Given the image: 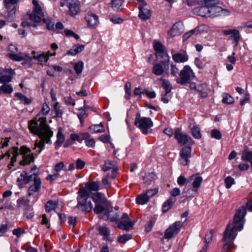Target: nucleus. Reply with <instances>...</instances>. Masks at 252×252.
Returning <instances> with one entry per match:
<instances>
[{"mask_svg": "<svg viewBox=\"0 0 252 252\" xmlns=\"http://www.w3.org/2000/svg\"><path fill=\"white\" fill-rule=\"evenodd\" d=\"M32 181L33 183L29 187L28 190L29 196H33L34 193L38 192L41 189L42 182L38 174L33 173L28 175L26 171H23L17 179L18 186L20 189L23 188L24 185H27Z\"/></svg>", "mask_w": 252, "mask_h": 252, "instance_id": "1", "label": "nucleus"}, {"mask_svg": "<svg viewBox=\"0 0 252 252\" xmlns=\"http://www.w3.org/2000/svg\"><path fill=\"white\" fill-rule=\"evenodd\" d=\"M28 128L31 133L37 135L40 138L38 142H35L36 146L40 148L37 153L39 154L44 149L45 143H51V138L53 135V132L50 127H37V124H34L33 126H28Z\"/></svg>", "mask_w": 252, "mask_h": 252, "instance_id": "2", "label": "nucleus"}, {"mask_svg": "<svg viewBox=\"0 0 252 252\" xmlns=\"http://www.w3.org/2000/svg\"><path fill=\"white\" fill-rule=\"evenodd\" d=\"M247 213L246 207L242 206L236 211L233 218V226L230 228L229 238L234 240L237 235V232L242 230L244 224V218Z\"/></svg>", "mask_w": 252, "mask_h": 252, "instance_id": "3", "label": "nucleus"}, {"mask_svg": "<svg viewBox=\"0 0 252 252\" xmlns=\"http://www.w3.org/2000/svg\"><path fill=\"white\" fill-rule=\"evenodd\" d=\"M77 197V205L76 207L78 209L88 213L93 210V206L90 199V192L84 188L80 189L78 191Z\"/></svg>", "mask_w": 252, "mask_h": 252, "instance_id": "4", "label": "nucleus"}, {"mask_svg": "<svg viewBox=\"0 0 252 252\" xmlns=\"http://www.w3.org/2000/svg\"><path fill=\"white\" fill-rule=\"evenodd\" d=\"M50 109L48 104L46 102L42 104V108L38 114L36 115L35 118L30 121L28 123V126H33V124H37V127H50L47 124V120L45 116L47 115Z\"/></svg>", "mask_w": 252, "mask_h": 252, "instance_id": "5", "label": "nucleus"}, {"mask_svg": "<svg viewBox=\"0 0 252 252\" xmlns=\"http://www.w3.org/2000/svg\"><path fill=\"white\" fill-rule=\"evenodd\" d=\"M134 125L138 127L141 131L145 134L152 132L151 127L153 123L151 118L141 117L139 112L136 113L134 120Z\"/></svg>", "mask_w": 252, "mask_h": 252, "instance_id": "6", "label": "nucleus"}, {"mask_svg": "<svg viewBox=\"0 0 252 252\" xmlns=\"http://www.w3.org/2000/svg\"><path fill=\"white\" fill-rule=\"evenodd\" d=\"M179 77L177 78L176 83L182 86H185L190 83V81L195 77L194 73L190 67L188 65H185L182 69L179 74Z\"/></svg>", "mask_w": 252, "mask_h": 252, "instance_id": "7", "label": "nucleus"}, {"mask_svg": "<svg viewBox=\"0 0 252 252\" xmlns=\"http://www.w3.org/2000/svg\"><path fill=\"white\" fill-rule=\"evenodd\" d=\"M189 180L193 181L192 184L193 189L188 190L192 192L191 193H189V195L187 194L186 195L185 197L187 198H189L191 196L194 197L197 195L198 189L202 182L203 179L201 176H197L196 174H193L189 177Z\"/></svg>", "mask_w": 252, "mask_h": 252, "instance_id": "8", "label": "nucleus"}, {"mask_svg": "<svg viewBox=\"0 0 252 252\" xmlns=\"http://www.w3.org/2000/svg\"><path fill=\"white\" fill-rule=\"evenodd\" d=\"M140 177L142 184L146 186L152 185L158 178L154 169H151L144 174L141 173Z\"/></svg>", "mask_w": 252, "mask_h": 252, "instance_id": "9", "label": "nucleus"}, {"mask_svg": "<svg viewBox=\"0 0 252 252\" xmlns=\"http://www.w3.org/2000/svg\"><path fill=\"white\" fill-rule=\"evenodd\" d=\"M182 226L181 221H176L170 225L164 232V238L169 239L177 235Z\"/></svg>", "mask_w": 252, "mask_h": 252, "instance_id": "10", "label": "nucleus"}, {"mask_svg": "<svg viewBox=\"0 0 252 252\" xmlns=\"http://www.w3.org/2000/svg\"><path fill=\"white\" fill-rule=\"evenodd\" d=\"M191 147L189 146H185L180 151V161L184 166L187 165L189 162V158L191 157Z\"/></svg>", "mask_w": 252, "mask_h": 252, "instance_id": "11", "label": "nucleus"}, {"mask_svg": "<svg viewBox=\"0 0 252 252\" xmlns=\"http://www.w3.org/2000/svg\"><path fill=\"white\" fill-rule=\"evenodd\" d=\"M70 14L75 16L80 12V3L78 0H65Z\"/></svg>", "mask_w": 252, "mask_h": 252, "instance_id": "12", "label": "nucleus"}, {"mask_svg": "<svg viewBox=\"0 0 252 252\" xmlns=\"http://www.w3.org/2000/svg\"><path fill=\"white\" fill-rule=\"evenodd\" d=\"M230 224L228 223L226 228L223 232V237L222 239V241H228L227 242H226L222 247V251L225 252H227V251L232 248L233 246V241L234 240H231L229 238V234L230 231Z\"/></svg>", "mask_w": 252, "mask_h": 252, "instance_id": "13", "label": "nucleus"}, {"mask_svg": "<svg viewBox=\"0 0 252 252\" xmlns=\"http://www.w3.org/2000/svg\"><path fill=\"white\" fill-rule=\"evenodd\" d=\"M174 137L179 144L181 145H185L188 142L192 141V139L188 135L183 133L179 128H176L174 133Z\"/></svg>", "mask_w": 252, "mask_h": 252, "instance_id": "14", "label": "nucleus"}, {"mask_svg": "<svg viewBox=\"0 0 252 252\" xmlns=\"http://www.w3.org/2000/svg\"><path fill=\"white\" fill-rule=\"evenodd\" d=\"M184 31V25L181 22L175 23L168 32V34L173 37L180 35Z\"/></svg>", "mask_w": 252, "mask_h": 252, "instance_id": "15", "label": "nucleus"}, {"mask_svg": "<svg viewBox=\"0 0 252 252\" xmlns=\"http://www.w3.org/2000/svg\"><path fill=\"white\" fill-rule=\"evenodd\" d=\"M91 197L95 204H109L107 198L101 192L94 193Z\"/></svg>", "mask_w": 252, "mask_h": 252, "instance_id": "16", "label": "nucleus"}, {"mask_svg": "<svg viewBox=\"0 0 252 252\" xmlns=\"http://www.w3.org/2000/svg\"><path fill=\"white\" fill-rule=\"evenodd\" d=\"M85 19L90 27L95 28L98 23V17L95 14L88 13Z\"/></svg>", "mask_w": 252, "mask_h": 252, "instance_id": "17", "label": "nucleus"}, {"mask_svg": "<svg viewBox=\"0 0 252 252\" xmlns=\"http://www.w3.org/2000/svg\"><path fill=\"white\" fill-rule=\"evenodd\" d=\"M194 14L201 17H209V9L206 5H200L199 7H195L193 9Z\"/></svg>", "mask_w": 252, "mask_h": 252, "instance_id": "18", "label": "nucleus"}, {"mask_svg": "<svg viewBox=\"0 0 252 252\" xmlns=\"http://www.w3.org/2000/svg\"><path fill=\"white\" fill-rule=\"evenodd\" d=\"M228 13V10L222 9L221 7L216 5L214 6H211L209 8V17H217L222 15L223 13Z\"/></svg>", "mask_w": 252, "mask_h": 252, "instance_id": "19", "label": "nucleus"}, {"mask_svg": "<svg viewBox=\"0 0 252 252\" xmlns=\"http://www.w3.org/2000/svg\"><path fill=\"white\" fill-rule=\"evenodd\" d=\"M18 0H4V2L6 8L8 10L9 15H11L12 17L15 15L16 12V8L15 5L17 4Z\"/></svg>", "mask_w": 252, "mask_h": 252, "instance_id": "20", "label": "nucleus"}, {"mask_svg": "<svg viewBox=\"0 0 252 252\" xmlns=\"http://www.w3.org/2000/svg\"><path fill=\"white\" fill-rule=\"evenodd\" d=\"M146 6H138L139 10L138 16L140 19L143 21L149 19L151 16V13L149 9L146 8Z\"/></svg>", "mask_w": 252, "mask_h": 252, "instance_id": "21", "label": "nucleus"}, {"mask_svg": "<svg viewBox=\"0 0 252 252\" xmlns=\"http://www.w3.org/2000/svg\"><path fill=\"white\" fill-rule=\"evenodd\" d=\"M85 46L84 45L75 44L69 50L66 55L68 56H75L84 50Z\"/></svg>", "mask_w": 252, "mask_h": 252, "instance_id": "22", "label": "nucleus"}, {"mask_svg": "<svg viewBox=\"0 0 252 252\" xmlns=\"http://www.w3.org/2000/svg\"><path fill=\"white\" fill-rule=\"evenodd\" d=\"M135 223V221L122 220L119 223L118 227L123 230L128 231L134 225Z\"/></svg>", "mask_w": 252, "mask_h": 252, "instance_id": "23", "label": "nucleus"}, {"mask_svg": "<svg viewBox=\"0 0 252 252\" xmlns=\"http://www.w3.org/2000/svg\"><path fill=\"white\" fill-rule=\"evenodd\" d=\"M172 58L176 63H184L188 60L189 57L187 54L177 53L172 55Z\"/></svg>", "mask_w": 252, "mask_h": 252, "instance_id": "24", "label": "nucleus"}, {"mask_svg": "<svg viewBox=\"0 0 252 252\" xmlns=\"http://www.w3.org/2000/svg\"><path fill=\"white\" fill-rule=\"evenodd\" d=\"M196 2L199 5H206L209 9L211 6L218 4L219 0H197Z\"/></svg>", "mask_w": 252, "mask_h": 252, "instance_id": "25", "label": "nucleus"}, {"mask_svg": "<svg viewBox=\"0 0 252 252\" xmlns=\"http://www.w3.org/2000/svg\"><path fill=\"white\" fill-rule=\"evenodd\" d=\"M35 157L33 154H29L23 156V159L20 161V164L22 166H25L30 164L32 162H34Z\"/></svg>", "mask_w": 252, "mask_h": 252, "instance_id": "26", "label": "nucleus"}, {"mask_svg": "<svg viewBox=\"0 0 252 252\" xmlns=\"http://www.w3.org/2000/svg\"><path fill=\"white\" fill-rule=\"evenodd\" d=\"M57 140L55 142V149H57L60 147L64 142L65 137L62 132V130L61 127L58 129L57 135Z\"/></svg>", "mask_w": 252, "mask_h": 252, "instance_id": "27", "label": "nucleus"}, {"mask_svg": "<svg viewBox=\"0 0 252 252\" xmlns=\"http://www.w3.org/2000/svg\"><path fill=\"white\" fill-rule=\"evenodd\" d=\"M99 189V183L97 182H87L86 184V188L85 189L90 192V196L91 194L92 191H97Z\"/></svg>", "mask_w": 252, "mask_h": 252, "instance_id": "28", "label": "nucleus"}, {"mask_svg": "<svg viewBox=\"0 0 252 252\" xmlns=\"http://www.w3.org/2000/svg\"><path fill=\"white\" fill-rule=\"evenodd\" d=\"M11 154L13 155L11 158V162L14 163L16 161L17 157L19 155L18 148L17 147H13L6 153V155L8 158L10 157Z\"/></svg>", "mask_w": 252, "mask_h": 252, "instance_id": "29", "label": "nucleus"}, {"mask_svg": "<svg viewBox=\"0 0 252 252\" xmlns=\"http://www.w3.org/2000/svg\"><path fill=\"white\" fill-rule=\"evenodd\" d=\"M229 38L232 40V43L234 45V46H237L241 38L239 31L238 30H236L232 34L230 35Z\"/></svg>", "mask_w": 252, "mask_h": 252, "instance_id": "30", "label": "nucleus"}, {"mask_svg": "<svg viewBox=\"0 0 252 252\" xmlns=\"http://www.w3.org/2000/svg\"><path fill=\"white\" fill-rule=\"evenodd\" d=\"M32 54L33 55V59L37 60L40 63H47L49 60V56L46 55L43 53L36 55V52L35 51H33Z\"/></svg>", "mask_w": 252, "mask_h": 252, "instance_id": "31", "label": "nucleus"}, {"mask_svg": "<svg viewBox=\"0 0 252 252\" xmlns=\"http://www.w3.org/2000/svg\"><path fill=\"white\" fill-rule=\"evenodd\" d=\"M161 87L165 90V92L164 95L166 96L167 94L170 93L172 89V85L170 84L169 81L164 79H161Z\"/></svg>", "mask_w": 252, "mask_h": 252, "instance_id": "32", "label": "nucleus"}, {"mask_svg": "<svg viewBox=\"0 0 252 252\" xmlns=\"http://www.w3.org/2000/svg\"><path fill=\"white\" fill-rule=\"evenodd\" d=\"M14 96L18 100L23 102L25 105H29L32 101L31 99L28 98L26 95L21 93H16L14 94Z\"/></svg>", "mask_w": 252, "mask_h": 252, "instance_id": "33", "label": "nucleus"}, {"mask_svg": "<svg viewBox=\"0 0 252 252\" xmlns=\"http://www.w3.org/2000/svg\"><path fill=\"white\" fill-rule=\"evenodd\" d=\"M175 200H173L172 198H169L165 201L162 206V211L163 213H166L169 210L172 206L173 205Z\"/></svg>", "mask_w": 252, "mask_h": 252, "instance_id": "34", "label": "nucleus"}, {"mask_svg": "<svg viewBox=\"0 0 252 252\" xmlns=\"http://www.w3.org/2000/svg\"><path fill=\"white\" fill-rule=\"evenodd\" d=\"M164 72V68L160 63L155 64L152 69V73L157 76L161 75Z\"/></svg>", "mask_w": 252, "mask_h": 252, "instance_id": "35", "label": "nucleus"}, {"mask_svg": "<svg viewBox=\"0 0 252 252\" xmlns=\"http://www.w3.org/2000/svg\"><path fill=\"white\" fill-rule=\"evenodd\" d=\"M13 91L12 86L10 84H3L0 87V94L2 93L5 94H10Z\"/></svg>", "mask_w": 252, "mask_h": 252, "instance_id": "36", "label": "nucleus"}, {"mask_svg": "<svg viewBox=\"0 0 252 252\" xmlns=\"http://www.w3.org/2000/svg\"><path fill=\"white\" fill-rule=\"evenodd\" d=\"M90 130H92L94 133H102L105 131L104 126L101 123L99 125H92L89 127Z\"/></svg>", "mask_w": 252, "mask_h": 252, "instance_id": "37", "label": "nucleus"}, {"mask_svg": "<svg viewBox=\"0 0 252 252\" xmlns=\"http://www.w3.org/2000/svg\"><path fill=\"white\" fill-rule=\"evenodd\" d=\"M58 203L53 201L51 200L47 202L45 205V211L47 213L50 212L51 211L54 210L57 206Z\"/></svg>", "mask_w": 252, "mask_h": 252, "instance_id": "38", "label": "nucleus"}, {"mask_svg": "<svg viewBox=\"0 0 252 252\" xmlns=\"http://www.w3.org/2000/svg\"><path fill=\"white\" fill-rule=\"evenodd\" d=\"M124 1L122 0H112L111 6L114 10L118 11L122 9Z\"/></svg>", "mask_w": 252, "mask_h": 252, "instance_id": "39", "label": "nucleus"}, {"mask_svg": "<svg viewBox=\"0 0 252 252\" xmlns=\"http://www.w3.org/2000/svg\"><path fill=\"white\" fill-rule=\"evenodd\" d=\"M149 200V198L146 193L141 194L136 198V201L138 204L144 205L146 204Z\"/></svg>", "mask_w": 252, "mask_h": 252, "instance_id": "40", "label": "nucleus"}, {"mask_svg": "<svg viewBox=\"0 0 252 252\" xmlns=\"http://www.w3.org/2000/svg\"><path fill=\"white\" fill-rule=\"evenodd\" d=\"M154 49L156 52V55L162 54V51H164V46L159 42L155 41L153 45Z\"/></svg>", "mask_w": 252, "mask_h": 252, "instance_id": "41", "label": "nucleus"}, {"mask_svg": "<svg viewBox=\"0 0 252 252\" xmlns=\"http://www.w3.org/2000/svg\"><path fill=\"white\" fill-rule=\"evenodd\" d=\"M107 219L109 220L111 222L119 221L120 220L119 214L117 212L110 211L108 212Z\"/></svg>", "mask_w": 252, "mask_h": 252, "instance_id": "42", "label": "nucleus"}, {"mask_svg": "<svg viewBox=\"0 0 252 252\" xmlns=\"http://www.w3.org/2000/svg\"><path fill=\"white\" fill-rule=\"evenodd\" d=\"M54 109L56 115L55 118H62L63 114V111L61 109V107L59 103L56 102L54 106Z\"/></svg>", "mask_w": 252, "mask_h": 252, "instance_id": "43", "label": "nucleus"}, {"mask_svg": "<svg viewBox=\"0 0 252 252\" xmlns=\"http://www.w3.org/2000/svg\"><path fill=\"white\" fill-rule=\"evenodd\" d=\"M222 102L224 104H231L234 103V99L229 94L225 93L223 94Z\"/></svg>", "mask_w": 252, "mask_h": 252, "instance_id": "44", "label": "nucleus"}, {"mask_svg": "<svg viewBox=\"0 0 252 252\" xmlns=\"http://www.w3.org/2000/svg\"><path fill=\"white\" fill-rule=\"evenodd\" d=\"M132 235L129 234H126L120 235L117 241L122 244H125L127 241L132 239Z\"/></svg>", "mask_w": 252, "mask_h": 252, "instance_id": "45", "label": "nucleus"}, {"mask_svg": "<svg viewBox=\"0 0 252 252\" xmlns=\"http://www.w3.org/2000/svg\"><path fill=\"white\" fill-rule=\"evenodd\" d=\"M191 128L192 136L196 139H199L201 137V134L199 128L196 126H193Z\"/></svg>", "mask_w": 252, "mask_h": 252, "instance_id": "46", "label": "nucleus"}, {"mask_svg": "<svg viewBox=\"0 0 252 252\" xmlns=\"http://www.w3.org/2000/svg\"><path fill=\"white\" fill-rule=\"evenodd\" d=\"M156 57L161 60L160 62L162 63L164 65H165L166 62H167L168 63L169 62V56L164 51H162V54H158V55H156Z\"/></svg>", "mask_w": 252, "mask_h": 252, "instance_id": "47", "label": "nucleus"}, {"mask_svg": "<svg viewBox=\"0 0 252 252\" xmlns=\"http://www.w3.org/2000/svg\"><path fill=\"white\" fill-rule=\"evenodd\" d=\"M83 67L84 63L82 61H81L76 63L74 65V69L75 71L78 75L80 74L82 72Z\"/></svg>", "mask_w": 252, "mask_h": 252, "instance_id": "48", "label": "nucleus"}, {"mask_svg": "<svg viewBox=\"0 0 252 252\" xmlns=\"http://www.w3.org/2000/svg\"><path fill=\"white\" fill-rule=\"evenodd\" d=\"M28 15L29 16L30 19L35 23H40L42 20L41 17L44 16L34 13H30Z\"/></svg>", "mask_w": 252, "mask_h": 252, "instance_id": "49", "label": "nucleus"}, {"mask_svg": "<svg viewBox=\"0 0 252 252\" xmlns=\"http://www.w3.org/2000/svg\"><path fill=\"white\" fill-rule=\"evenodd\" d=\"M7 56L14 61L20 62L25 60V58L23 57L20 56L16 54L8 53L7 54Z\"/></svg>", "mask_w": 252, "mask_h": 252, "instance_id": "50", "label": "nucleus"}, {"mask_svg": "<svg viewBox=\"0 0 252 252\" xmlns=\"http://www.w3.org/2000/svg\"><path fill=\"white\" fill-rule=\"evenodd\" d=\"M211 137L217 140H220L222 137V134L219 130L213 129L211 131Z\"/></svg>", "mask_w": 252, "mask_h": 252, "instance_id": "51", "label": "nucleus"}, {"mask_svg": "<svg viewBox=\"0 0 252 252\" xmlns=\"http://www.w3.org/2000/svg\"><path fill=\"white\" fill-rule=\"evenodd\" d=\"M43 22L46 25V29L49 31H54V24L48 18H44Z\"/></svg>", "mask_w": 252, "mask_h": 252, "instance_id": "52", "label": "nucleus"}, {"mask_svg": "<svg viewBox=\"0 0 252 252\" xmlns=\"http://www.w3.org/2000/svg\"><path fill=\"white\" fill-rule=\"evenodd\" d=\"M108 204H95L94 211L96 214H99L105 211L104 206Z\"/></svg>", "mask_w": 252, "mask_h": 252, "instance_id": "53", "label": "nucleus"}, {"mask_svg": "<svg viewBox=\"0 0 252 252\" xmlns=\"http://www.w3.org/2000/svg\"><path fill=\"white\" fill-rule=\"evenodd\" d=\"M224 183L225 188L228 189L235 184V181L231 176H228L225 179Z\"/></svg>", "mask_w": 252, "mask_h": 252, "instance_id": "54", "label": "nucleus"}, {"mask_svg": "<svg viewBox=\"0 0 252 252\" xmlns=\"http://www.w3.org/2000/svg\"><path fill=\"white\" fill-rule=\"evenodd\" d=\"M114 166V162L111 160H107L104 162L103 167V170L104 172H106L111 169H112Z\"/></svg>", "mask_w": 252, "mask_h": 252, "instance_id": "55", "label": "nucleus"}, {"mask_svg": "<svg viewBox=\"0 0 252 252\" xmlns=\"http://www.w3.org/2000/svg\"><path fill=\"white\" fill-rule=\"evenodd\" d=\"M214 231L213 230H210L207 232L205 237V245H207V247L208 246V244L211 242L212 237L213 236Z\"/></svg>", "mask_w": 252, "mask_h": 252, "instance_id": "56", "label": "nucleus"}, {"mask_svg": "<svg viewBox=\"0 0 252 252\" xmlns=\"http://www.w3.org/2000/svg\"><path fill=\"white\" fill-rule=\"evenodd\" d=\"M99 234L101 235H103L105 237L108 236L110 235L109 229L105 226H101L98 228Z\"/></svg>", "mask_w": 252, "mask_h": 252, "instance_id": "57", "label": "nucleus"}, {"mask_svg": "<svg viewBox=\"0 0 252 252\" xmlns=\"http://www.w3.org/2000/svg\"><path fill=\"white\" fill-rule=\"evenodd\" d=\"M203 26L202 25L197 26L194 29L189 31V32L191 33V35H197L203 32Z\"/></svg>", "mask_w": 252, "mask_h": 252, "instance_id": "58", "label": "nucleus"}, {"mask_svg": "<svg viewBox=\"0 0 252 252\" xmlns=\"http://www.w3.org/2000/svg\"><path fill=\"white\" fill-rule=\"evenodd\" d=\"M170 66H171V69H170L171 74L174 77H177L178 75H179V69L176 66V65L174 64L173 63H172L171 64Z\"/></svg>", "mask_w": 252, "mask_h": 252, "instance_id": "59", "label": "nucleus"}, {"mask_svg": "<svg viewBox=\"0 0 252 252\" xmlns=\"http://www.w3.org/2000/svg\"><path fill=\"white\" fill-rule=\"evenodd\" d=\"M79 110L80 111V112L77 114V116L80 120L81 124H83L84 122V119L83 117L86 114V111L83 107L80 108Z\"/></svg>", "mask_w": 252, "mask_h": 252, "instance_id": "60", "label": "nucleus"}, {"mask_svg": "<svg viewBox=\"0 0 252 252\" xmlns=\"http://www.w3.org/2000/svg\"><path fill=\"white\" fill-rule=\"evenodd\" d=\"M64 101L66 105L74 106L75 105V100L71 96L64 97Z\"/></svg>", "mask_w": 252, "mask_h": 252, "instance_id": "61", "label": "nucleus"}, {"mask_svg": "<svg viewBox=\"0 0 252 252\" xmlns=\"http://www.w3.org/2000/svg\"><path fill=\"white\" fill-rule=\"evenodd\" d=\"M31 151L30 148H27L25 146L21 147L20 150H19V153H20L23 156L26 155H29L31 154Z\"/></svg>", "mask_w": 252, "mask_h": 252, "instance_id": "62", "label": "nucleus"}, {"mask_svg": "<svg viewBox=\"0 0 252 252\" xmlns=\"http://www.w3.org/2000/svg\"><path fill=\"white\" fill-rule=\"evenodd\" d=\"M25 233V230L24 229L18 227L17 228L14 229L12 231V233L13 235L17 236V237L19 238L21 237L22 234Z\"/></svg>", "mask_w": 252, "mask_h": 252, "instance_id": "63", "label": "nucleus"}, {"mask_svg": "<svg viewBox=\"0 0 252 252\" xmlns=\"http://www.w3.org/2000/svg\"><path fill=\"white\" fill-rule=\"evenodd\" d=\"M158 189L156 188H155L153 189H149L147 190L145 193L147 195L148 198L150 199L151 197L156 195L158 193Z\"/></svg>", "mask_w": 252, "mask_h": 252, "instance_id": "64", "label": "nucleus"}]
</instances>
